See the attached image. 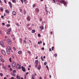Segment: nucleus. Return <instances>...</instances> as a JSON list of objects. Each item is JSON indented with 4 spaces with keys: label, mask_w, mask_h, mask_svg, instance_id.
I'll return each instance as SVG.
<instances>
[{
    "label": "nucleus",
    "mask_w": 79,
    "mask_h": 79,
    "mask_svg": "<svg viewBox=\"0 0 79 79\" xmlns=\"http://www.w3.org/2000/svg\"><path fill=\"white\" fill-rule=\"evenodd\" d=\"M47 62H44V65H45V66H46V65H47Z\"/></svg>",
    "instance_id": "4c0bfd02"
},
{
    "label": "nucleus",
    "mask_w": 79,
    "mask_h": 79,
    "mask_svg": "<svg viewBox=\"0 0 79 79\" xmlns=\"http://www.w3.org/2000/svg\"><path fill=\"white\" fill-rule=\"evenodd\" d=\"M41 60H42V61H44V58L43 57L41 56Z\"/></svg>",
    "instance_id": "cd10ccee"
},
{
    "label": "nucleus",
    "mask_w": 79,
    "mask_h": 79,
    "mask_svg": "<svg viewBox=\"0 0 79 79\" xmlns=\"http://www.w3.org/2000/svg\"><path fill=\"white\" fill-rule=\"evenodd\" d=\"M38 63H39V60H35V64H38Z\"/></svg>",
    "instance_id": "2eb2a0df"
},
{
    "label": "nucleus",
    "mask_w": 79,
    "mask_h": 79,
    "mask_svg": "<svg viewBox=\"0 0 79 79\" xmlns=\"http://www.w3.org/2000/svg\"><path fill=\"white\" fill-rule=\"evenodd\" d=\"M29 30H32V28L31 27H30L29 28Z\"/></svg>",
    "instance_id": "37998d69"
},
{
    "label": "nucleus",
    "mask_w": 79,
    "mask_h": 79,
    "mask_svg": "<svg viewBox=\"0 0 79 79\" xmlns=\"http://www.w3.org/2000/svg\"><path fill=\"white\" fill-rule=\"evenodd\" d=\"M6 12L7 13H8V14L10 13V12H9V11L8 10H6Z\"/></svg>",
    "instance_id": "393cba45"
},
{
    "label": "nucleus",
    "mask_w": 79,
    "mask_h": 79,
    "mask_svg": "<svg viewBox=\"0 0 79 79\" xmlns=\"http://www.w3.org/2000/svg\"><path fill=\"white\" fill-rule=\"evenodd\" d=\"M12 67L14 68H15V66H16V63L15 62H13L12 64Z\"/></svg>",
    "instance_id": "39448f33"
},
{
    "label": "nucleus",
    "mask_w": 79,
    "mask_h": 79,
    "mask_svg": "<svg viewBox=\"0 0 79 79\" xmlns=\"http://www.w3.org/2000/svg\"><path fill=\"white\" fill-rule=\"evenodd\" d=\"M35 10L37 12H39V9L38 8H36L35 9Z\"/></svg>",
    "instance_id": "a211bd4d"
},
{
    "label": "nucleus",
    "mask_w": 79,
    "mask_h": 79,
    "mask_svg": "<svg viewBox=\"0 0 79 79\" xmlns=\"http://www.w3.org/2000/svg\"><path fill=\"white\" fill-rule=\"evenodd\" d=\"M12 15L14 16H15V15H16V13L15 11H13L12 12Z\"/></svg>",
    "instance_id": "ddd939ff"
},
{
    "label": "nucleus",
    "mask_w": 79,
    "mask_h": 79,
    "mask_svg": "<svg viewBox=\"0 0 79 79\" xmlns=\"http://www.w3.org/2000/svg\"><path fill=\"white\" fill-rule=\"evenodd\" d=\"M6 67V66H3L2 67V69H5V68Z\"/></svg>",
    "instance_id": "864d4df0"
},
{
    "label": "nucleus",
    "mask_w": 79,
    "mask_h": 79,
    "mask_svg": "<svg viewBox=\"0 0 79 79\" xmlns=\"http://www.w3.org/2000/svg\"><path fill=\"white\" fill-rule=\"evenodd\" d=\"M40 69H41V65H40L38 67V70H39V71H40Z\"/></svg>",
    "instance_id": "4468645a"
},
{
    "label": "nucleus",
    "mask_w": 79,
    "mask_h": 79,
    "mask_svg": "<svg viewBox=\"0 0 79 79\" xmlns=\"http://www.w3.org/2000/svg\"><path fill=\"white\" fill-rule=\"evenodd\" d=\"M35 30H31V33H35Z\"/></svg>",
    "instance_id": "f3484780"
},
{
    "label": "nucleus",
    "mask_w": 79,
    "mask_h": 79,
    "mask_svg": "<svg viewBox=\"0 0 79 79\" xmlns=\"http://www.w3.org/2000/svg\"><path fill=\"white\" fill-rule=\"evenodd\" d=\"M37 64H35V68H37Z\"/></svg>",
    "instance_id": "f704fd0d"
},
{
    "label": "nucleus",
    "mask_w": 79,
    "mask_h": 79,
    "mask_svg": "<svg viewBox=\"0 0 79 79\" xmlns=\"http://www.w3.org/2000/svg\"><path fill=\"white\" fill-rule=\"evenodd\" d=\"M21 2L23 4V0H20Z\"/></svg>",
    "instance_id": "a18cd8bd"
},
{
    "label": "nucleus",
    "mask_w": 79,
    "mask_h": 79,
    "mask_svg": "<svg viewBox=\"0 0 79 79\" xmlns=\"http://www.w3.org/2000/svg\"><path fill=\"white\" fill-rule=\"evenodd\" d=\"M2 56H0V60L2 59Z\"/></svg>",
    "instance_id": "ea45409f"
},
{
    "label": "nucleus",
    "mask_w": 79,
    "mask_h": 79,
    "mask_svg": "<svg viewBox=\"0 0 79 79\" xmlns=\"http://www.w3.org/2000/svg\"><path fill=\"white\" fill-rule=\"evenodd\" d=\"M38 37H40V34H38Z\"/></svg>",
    "instance_id": "6e6d98bb"
},
{
    "label": "nucleus",
    "mask_w": 79,
    "mask_h": 79,
    "mask_svg": "<svg viewBox=\"0 0 79 79\" xmlns=\"http://www.w3.org/2000/svg\"><path fill=\"white\" fill-rule=\"evenodd\" d=\"M40 31H42V30H44V26L40 27Z\"/></svg>",
    "instance_id": "0eeeda50"
},
{
    "label": "nucleus",
    "mask_w": 79,
    "mask_h": 79,
    "mask_svg": "<svg viewBox=\"0 0 79 79\" xmlns=\"http://www.w3.org/2000/svg\"><path fill=\"white\" fill-rule=\"evenodd\" d=\"M17 26H18L19 27V26H21L19 23H17Z\"/></svg>",
    "instance_id": "e433bc0d"
},
{
    "label": "nucleus",
    "mask_w": 79,
    "mask_h": 79,
    "mask_svg": "<svg viewBox=\"0 0 79 79\" xmlns=\"http://www.w3.org/2000/svg\"><path fill=\"white\" fill-rule=\"evenodd\" d=\"M8 23L9 24H10V21H8Z\"/></svg>",
    "instance_id": "774afa93"
},
{
    "label": "nucleus",
    "mask_w": 79,
    "mask_h": 79,
    "mask_svg": "<svg viewBox=\"0 0 79 79\" xmlns=\"http://www.w3.org/2000/svg\"><path fill=\"white\" fill-rule=\"evenodd\" d=\"M1 62H2V63H4L5 62V59H2L1 60Z\"/></svg>",
    "instance_id": "aec40b11"
},
{
    "label": "nucleus",
    "mask_w": 79,
    "mask_h": 79,
    "mask_svg": "<svg viewBox=\"0 0 79 79\" xmlns=\"http://www.w3.org/2000/svg\"><path fill=\"white\" fill-rule=\"evenodd\" d=\"M12 2H13V3H16V0H12Z\"/></svg>",
    "instance_id": "c756f323"
},
{
    "label": "nucleus",
    "mask_w": 79,
    "mask_h": 79,
    "mask_svg": "<svg viewBox=\"0 0 79 79\" xmlns=\"http://www.w3.org/2000/svg\"><path fill=\"white\" fill-rule=\"evenodd\" d=\"M19 40L20 43H21V42H22L23 41L22 39H20Z\"/></svg>",
    "instance_id": "c9c22d12"
},
{
    "label": "nucleus",
    "mask_w": 79,
    "mask_h": 79,
    "mask_svg": "<svg viewBox=\"0 0 79 79\" xmlns=\"http://www.w3.org/2000/svg\"><path fill=\"white\" fill-rule=\"evenodd\" d=\"M11 75L13 76H14L15 77V76H16L15 73H12Z\"/></svg>",
    "instance_id": "4be33fe9"
},
{
    "label": "nucleus",
    "mask_w": 79,
    "mask_h": 79,
    "mask_svg": "<svg viewBox=\"0 0 79 79\" xmlns=\"http://www.w3.org/2000/svg\"><path fill=\"white\" fill-rule=\"evenodd\" d=\"M55 1L56 2V3H58L59 5L63 3L64 6H66V2L67 1H65L64 0H55Z\"/></svg>",
    "instance_id": "f257e3e1"
},
{
    "label": "nucleus",
    "mask_w": 79,
    "mask_h": 79,
    "mask_svg": "<svg viewBox=\"0 0 79 79\" xmlns=\"http://www.w3.org/2000/svg\"><path fill=\"white\" fill-rule=\"evenodd\" d=\"M0 10L2 11H3V8L2 7H0Z\"/></svg>",
    "instance_id": "6ab92c4d"
},
{
    "label": "nucleus",
    "mask_w": 79,
    "mask_h": 79,
    "mask_svg": "<svg viewBox=\"0 0 79 79\" xmlns=\"http://www.w3.org/2000/svg\"><path fill=\"white\" fill-rule=\"evenodd\" d=\"M16 77L17 79H20V77L19 76H18V75H17Z\"/></svg>",
    "instance_id": "a878e982"
},
{
    "label": "nucleus",
    "mask_w": 79,
    "mask_h": 79,
    "mask_svg": "<svg viewBox=\"0 0 79 79\" xmlns=\"http://www.w3.org/2000/svg\"><path fill=\"white\" fill-rule=\"evenodd\" d=\"M23 2L25 3H26L27 0H23Z\"/></svg>",
    "instance_id": "2f4dec72"
},
{
    "label": "nucleus",
    "mask_w": 79,
    "mask_h": 79,
    "mask_svg": "<svg viewBox=\"0 0 79 79\" xmlns=\"http://www.w3.org/2000/svg\"><path fill=\"white\" fill-rule=\"evenodd\" d=\"M4 2L5 3H6V0H4Z\"/></svg>",
    "instance_id": "69168bd1"
},
{
    "label": "nucleus",
    "mask_w": 79,
    "mask_h": 79,
    "mask_svg": "<svg viewBox=\"0 0 79 79\" xmlns=\"http://www.w3.org/2000/svg\"><path fill=\"white\" fill-rule=\"evenodd\" d=\"M0 76H3V73H0Z\"/></svg>",
    "instance_id": "3c124183"
},
{
    "label": "nucleus",
    "mask_w": 79,
    "mask_h": 79,
    "mask_svg": "<svg viewBox=\"0 0 79 79\" xmlns=\"http://www.w3.org/2000/svg\"><path fill=\"white\" fill-rule=\"evenodd\" d=\"M18 54H21L22 53V51H19L18 52Z\"/></svg>",
    "instance_id": "5701e85b"
},
{
    "label": "nucleus",
    "mask_w": 79,
    "mask_h": 79,
    "mask_svg": "<svg viewBox=\"0 0 79 79\" xmlns=\"http://www.w3.org/2000/svg\"><path fill=\"white\" fill-rule=\"evenodd\" d=\"M38 44H40V41L38 42Z\"/></svg>",
    "instance_id": "338daca9"
},
{
    "label": "nucleus",
    "mask_w": 79,
    "mask_h": 79,
    "mask_svg": "<svg viewBox=\"0 0 79 79\" xmlns=\"http://www.w3.org/2000/svg\"><path fill=\"white\" fill-rule=\"evenodd\" d=\"M17 68H18L19 69H20L21 68V66L19 64H17Z\"/></svg>",
    "instance_id": "6e6552de"
},
{
    "label": "nucleus",
    "mask_w": 79,
    "mask_h": 79,
    "mask_svg": "<svg viewBox=\"0 0 79 79\" xmlns=\"http://www.w3.org/2000/svg\"><path fill=\"white\" fill-rule=\"evenodd\" d=\"M8 67L9 68H11V65H8Z\"/></svg>",
    "instance_id": "a19ab883"
},
{
    "label": "nucleus",
    "mask_w": 79,
    "mask_h": 79,
    "mask_svg": "<svg viewBox=\"0 0 79 79\" xmlns=\"http://www.w3.org/2000/svg\"><path fill=\"white\" fill-rule=\"evenodd\" d=\"M24 76H25V77L26 78V76H27V74H25L24 75Z\"/></svg>",
    "instance_id": "5fc2aeb1"
},
{
    "label": "nucleus",
    "mask_w": 79,
    "mask_h": 79,
    "mask_svg": "<svg viewBox=\"0 0 79 79\" xmlns=\"http://www.w3.org/2000/svg\"><path fill=\"white\" fill-rule=\"evenodd\" d=\"M7 47L8 48L7 50H10V52H13V51L11 50V47L9 45H7Z\"/></svg>",
    "instance_id": "7ed1b4c3"
},
{
    "label": "nucleus",
    "mask_w": 79,
    "mask_h": 79,
    "mask_svg": "<svg viewBox=\"0 0 79 79\" xmlns=\"http://www.w3.org/2000/svg\"><path fill=\"white\" fill-rule=\"evenodd\" d=\"M27 20H28V21H30V18H29V16H28L27 17Z\"/></svg>",
    "instance_id": "412c9836"
},
{
    "label": "nucleus",
    "mask_w": 79,
    "mask_h": 79,
    "mask_svg": "<svg viewBox=\"0 0 79 79\" xmlns=\"http://www.w3.org/2000/svg\"><path fill=\"white\" fill-rule=\"evenodd\" d=\"M11 31V28H10L8 29L6 32V34L7 35H10V32Z\"/></svg>",
    "instance_id": "f03ea898"
},
{
    "label": "nucleus",
    "mask_w": 79,
    "mask_h": 79,
    "mask_svg": "<svg viewBox=\"0 0 79 79\" xmlns=\"http://www.w3.org/2000/svg\"><path fill=\"white\" fill-rule=\"evenodd\" d=\"M0 45L2 47H5V45H4V44L3 43V42L2 41H1L0 43Z\"/></svg>",
    "instance_id": "423d86ee"
},
{
    "label": "nucleus",
    "mask_w": 79,
    "mask_h": 79,
    "mask_svg": "<svg viewBox=\"0 0 79 79\" xmlns=\"http://www.w3.org/2000/svg\"><path fill=\"white\" fill-rule=\"evenodd\" d=\"M53 3H55V0H52Z\"/></svg>",
    "instance_id": "de8ad7c7"
},
{
    "label": "nucleus",
    "mask_w": 79,
    "mask_h": 79,
    "mask_svg": "<svg viewBox=\"0 0 79 79\" xmlns=\"http://www.w3.org/2000/svg\"><path fill=\"white\" fill-rule=\"evenodd\" d=\"M35 4L33 5V8H34V7H35Z\"/></svg>",
    "instance_id": "09e8293b"
},
{
    "label": "nucleus",
    "mask_w": 79,
    "mask_h": 79,
    "mask_svg": "<svg viewBox=\"0 0 79 79\" xmlns=\"http://www.w3.org/2000/svg\"><path fill=\"white\" fill-rule=\"evenodd\" d=\"M22 71H23V72H25V71H26V69L24 68V67L23 66H22Z\"/></svg>",
    "instance_id": "9d476101"
},
{
    "label": "nucleus",
    "mask_w": 79,
    "mask_h": 79,
    "mask_svg": "<svg viewBox=\"0 0 79 79\" xmlns=\"http://www.w3.org/2000/svg\"><path fill=\"white\" fill-rule=\"evenodd\" d=\"M5 24L4 23H2V25H3V26L5 25Z\"/></svg>",
    "instance_id": "13d9d810"
},
{
    "label": "nucleus",
    "mask_w": 79,
    "mask_h": 79,
    "mask_svg": "<svg viewBox=\"0 0 79 79\" xmlns=\"http://www.w3.org/2000/svg\"><path fill=\"white\" fill-rule=\"evenodd\" d=\"M12 38L14 40H15V36L14 35H13L11 36Z\"/></svg>",
    "instance_id": "dca6fc26"
},
{
    "label": "nucleus",
    "mask_w": 79,
    "mask_h": 79,
    "mask_svg": "<svg viewBox=\"0 0 79 79\" xmlns=\"http://www.w3.org/2000/svg\"><path fill=\"white\" fill-rule=\"evenodd\" d=\"M52 51V49L51 48H49V52H51Z\"/></svg>",
    "instance_id": "bf43d9fd"
},
{
    "label": "nucleus",
    "mask_w": 79,
    "mask_h": 79,
    "mask_svg": "<svg viewBox=\"0 0 79 79\" xmlns=\"http://www.w3.org/2000/svg\"><path fill=\"white\" fill-rule=\"evenodd\" d=\"M45 9H46V11L47 12V15H48V11H47V7H45Z\"/></svg>",
    "instance_id": "bb28decb"
},
{
    "label": "nucleus",
    "mask_w": 79,
    "mask_h": 79,
    "mask_svg": "<svg viewBox=\"0 0 79 79\" xmlns=\"http://www.w3.org/2000/svg\"><path fill=\"white\" fill-rule=\"evenodd\" d=\"M9 4L10 5V8H12V4H11V2H9Z\"/></svg>",
    "instance_id": "9b49d317"
},
{
    "label": "nucleus",
    "mask_w": 79,
    "mask_h": 79,
    "mask_svg": "<svg viewBox=\"0 0 79 79\" xmlns=\"http://www.w3.org/2000/svg\"><path fill=\"white\" fill-rule=\"evenodd\" d=\"M23 44H26V40H23Z\"/></svg>",
    "instance_id": "c85d7f7f"
},
{
    "label": "nucleus",
    "mask_w": 79,
    "mask_h": 79,
    "mask_svg": "<svg viewBox=\"0 0 79 79\" xmlns=\"http://www.w3.org/2000/svg\"><path fill=\"white\" fill-rule=\"evenodd\" d=\"M40 21H41V22L42 21V19H40Z\"/></svg>",
    "instance_id": "680f3d73"
},
{
    "label": "nucleus",
    "mask_w": 79,
    "mask_h": 79,
    "mask_svg": "<svg viewBox=\"0 0 79 79\" xmlns=\"http://www.w3.org/2000/svg\"><path fill=\"white\" fill-rule=\"evenodd\" d=\"M41 49L43 50H44V47L42 48H41Z\"/></svg>",
    "instance_id": "052dcab7"
},
{
    "label": "nucleus",
    "mask_w": 79,
    "mask_h": 79,
    "mask_svg": "<svg viewBox=\"0 0 79 79\" xmlns=\"http://www.w3.org/2000/svg\"><path fill=\"white\" fill-rule=\"evenodd\" d=\"M46 67L47 68V69L48 70H49V69H48V66L46 65Z\"/></svg>",
    "instance_id": "c03bdc74"
},
{
    "label": "nucleus",
    "mask_w": 79,
    "mask_h": 79,
    "mask_svg": "<svg viewBox=\"0 0 79 79\" xmlns=\"http://www.w3.org/2000/svg\"><path fill=\"white\" fill-rule=\"evenodd\" d=\"M2 54H3V55H5V54H6V52H5V51L4 50H2Z\"/></svg>",
    "instance_id": "1a4fd4ad"
},
{
    "label": "nucleus",
    "mask_w": 79,
    "mask_h": 79,
    "mask_svg": "<svg viewBox=\"0 0 79 79\" xmlns=\"http://www.w3.org/2000/svg\"><path fill=\"white\" fill-rule=\"evenodd\" d=\"M10 24H7L6 25L7 27H10Z\"/></svg>",
    "instance_id": "7c9ffc66"
},
{
    "label": "nucleus",
    "mask_w": 79,
    "mask_h": 79,
    "mask_svg": "<svg viewBox=\"0 0 79 79\" xmlns=\"http://www.w3.org/2000/svg\"><path fill=\"white\" fill-rule=\"evenodd\" d=\"M24 15H26V10H24Z\"/></svg>",
    "instance_id": "49530a36"
},
{
    "label": "nucleus",
    "mask_w": 79,
    "mask_h": 79,
    "mask_svg": "<svg viewBox=\"0 0 79 79\" xmlns=\"http://www.w3.org/2000/svg\"><path fill=\"white\" fill-rule=\"evenodd\" d=\"M31 77H32V79H33V78H35V77L34 76V74H33V75H32Z\"/></svg>",
    "instance_id": "b1692460"
},
{
    "label": "nucleus",
    "mask_w": 79,
    "mask_h": 79,
    "mask_svg": "<svg viewBox=\"0 0 79 79\" xmlns=\"http://www.w3.org/2000/svg\"><path fill=\"white\" fill-rule=\"evenodd\" d=\"M53 49H54V47L53 46L52 47V50H53Z\"/></svg>",
    "instance_id": "603ef678"
},
{
    "label": "nucleus",
    "mask_w": 79,
    "mask_h": 79,
    "mask_svg": "<svg viewBox=\"0 0 79 79\" xmlns=\"http://www.w3.org/2000/svg\"><path fill=\"white\" fill-rule=\"evenodd\" d=\"M10 71H13V69H12V68H10Z\"/></svg>",
    "instance_id": "8fccbe9b"
},
{
    "label": "nucleus",
    "mask_w": 79,
    "mask_h": 79,
    "mask_svg": "<svg viewBox=\"0 0 79 79\" xmlns=\"http://www.w3.org/2000/svg\"><path fill=\"white\" fill-rule=\"evenodd\" d=\"M13 48L15 51H16V48H15V47H14Z\"/></svg>",
    "instance_id": "58836bf2"
},
{
    "label": "nucleus",
    "mask_w": 79,
    "mask_h": 79,
    "mask_svg": "<svg viewBox=\"0 0 79 79\" xmlns=\"http://www.w3.org/2000/svg\"><path fill=\"white\" fill-rule=\"evenodd\" d=\"M10 62H11V58H10L9 59Z\"/></svg>",
    "instance_id": "473e14b6"
},
{
    "label": "nucleus",
    "mask_w": 79,
    "mask_h": 79,
    "mask_svg": "<svg viewBox=\"0 0 79 79\" xmlns=\"http://www.w3.org/2000/svg\"><path fill=\"white\" fill-rule=\"evenodd\" d=\"M54 56H55V57H56V56H57V54H54Z\"/></svg>",
    "instance_id": "79ce46f5"
},
{
    "label": "nucleus",
    "mask_w": 79,
    "mask_h": 79,
    "mask_svg": "<svg viewBox=\"0 0 79 79\" xmlns=\"http://www.w3.org/2000/svg\"><path fill=\"white\" fill-rule=\"evenodd\" d=\"M11 79H15V78H14V77H11Z\"/></svg>",
    "instance_id": "0e129e2a"
},
{
    "label": "nucleus",
    "mask_w": 79,
    "mask_h": 79,
    "mask_svg": "<svg viewBox=\"0 0 79 79\" xmlns=\"http://www.w3.org/2000/svg\"><path fill=\"white\" fill-rule=\"evenodd\" d=\"M30 26V24H29V23H28L27 24V26Z\"/></svg>",
    "instance_id": "e2e57ef3"
},
{
    "label": "nucleus",
    "mask_w": 79,
    "mask_h": 79,
    "mask_svg": "<svg viewBox=\"0 0 79 79\" xmlns=\"http://www.w3.org/2000/svg\"><path fill=\"white\" fill-rule=\"evenodd\" d=\"M13 73H15L16 72V70H13Z\"/></svg>",
    "instance_id": "72a5a7b5"
},
{
    "label": "nucleus",
    "mask_w": 79,
    "mask_h": 79,
    "mask_svg": "<svg viewBox=\"0 0 79 79\" xmlns=\"http://www.w3.org/2000/svg\"><path fill=\"white\" fill-rule=\"evenodd\" d=\"M7 41L9 45H11V43H12V41L11 40L9 39H7Z\"/></svg>",
    "instance_id": "20e7f679"
},
{
    "label": "nucleus",
    "mask_w": 79,
    "mask_h": 79,
    "mask_svg": "<svg viewBox=\"0 0 79 79\" xmlns=\"http://www.w3.org/2000/svg\"><path fill=\"white\" fill-rule=\"evenodd\" d=\"M51 34V35H52V34H53V31H52L51 33H50Z\"/></svg>",
    "instance_id": "4d7b16f0"
},
{
    "label": "nucleus",
    "mask_w": 79,
    "mask_h": 79,
    "mask_svg": "<svg viewBox=\"0 0 79 79\" xmlns=\"http://www.w3.org/2000/svg\"><path fill=\"white\" fill-rule=\"evenodd\" d=\"M6 52L8 55H10V50L6 49Z\"/></svg>",
    "instance_id": "f8f14e48"
}]
</instances>
